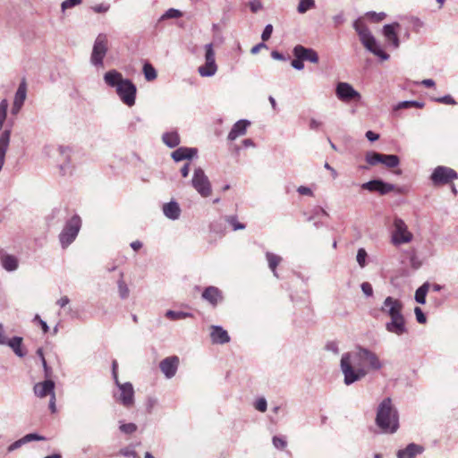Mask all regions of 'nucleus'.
<instances>
[{
	"instance_id": "c03bdc74",
	"label": "nucleus",
	"mask_w": 458,
	"mask_h": 458,
	"mask_svg": "<svg viewBox=\"0 0 458 458\" xmlns=\"http://www.w3.org/2000/svg\"><path fill=\"white\" fill-rule=\"evenodd\" d=\"M182 16V13L174 8L168 9L160 18V20L176 19Z\"/></svg>"
},
{
	"instance_id": "2eb2a0df",
	"label": "nucleus",
	"mask_w": 458,
	"mask_h": 458,
	"mask_svg": "<svg viewBox=\"0 0 458 458\" xmlns=\"http://www.w3.org/2000/svg\"><path fill=\"white\" fill-rule=\"evenodd\" d=\"M386 330L398 336L406 334L408 330L403 315L390 318V320L386 323Z\"/></svg>"
},
{
	"instance_id": "de8ad7c7",
	"label": "nucleus",
	"mask_w": 458,
	"mask_h": 458,
	"mask_svg": "<svg viewBox=\"0 0 458 458\" xmlns=\"http://www.w3.org/2000/svg\"><path fill=\"white\" fill-rule=\"evenodd\" d=\"M119 428L124 434H132L137 430V426L134 423H123Z\"/></svg>"
},
{
	"instance_id": "58836bf2",
	"label": "nucleus",
	"mask_w": 458,
	"mask_h": 458,
	"mask_svg": "<svg viewBox=\"0 0 458 458\" xmlns=\"http://www.w3.org/2000/svg\"><path fill=\"white\" fill-rule=\"evenodd\" d=\"M365 160L370 165L381 164L382 154L375 151H369L365 156Z\"/></svg>"
},
{
	"instance_id": "a878e982",
	"label": "nucleus",
	"mask_w": 458,
	"mask_h": 458,
	"mask_svg": "<svg viewBox=\"0 0 458 458\" xmlns=\"http://www.w3.org/2000/svg\"><path fill=\"white\" fill-rule=\"evenodd\" d=\"M58 150L64 157V161L59 165L60 174L64 176L72 174V166L69 161L70 150L64 147H59Z\"/></svg>"
},
{
	"instance_id": "6e6552de",
	"label": "nucleus",
	"mask_w": 458,
	"mask_h": 458,
	"mask_svg": "<svg viewBox=\"0 0 458 458\" xmlns=\"http://www.w3.org/2000/svg\"><path fill=\"white\" fill-rule=\"evenodd\" d=\"M354 357L363 362L365 369H367V374L371 370H380L384 367V362L377 354L368 348L358 346V356L355 355Z\"/></svg>"
},
{
	"instance_id": "052dcab7",
	"label": "nucleus",
	"mask_w": 458,
	"mask_h": 458,
	"mask_svg": "<svg viewBox=\"0 0 458 458\" xmlns=\"http://www.w3.org/2000/svg\"><path fill=\"white\" fill-rule=\"evenodd\" d=\"M297 192L301 195H305V196H313L314 193L312 191V190L307 186H300L297 188Z\"/></svg>"
},
{
	"instance_id": "338daca9",
	"label": "nucleus",
	"mask_w": 458,
	"mask_h": 458,
	"mask_svg": "<svg viewBox=\"0 0 458 458\" xmlns=\"http://www.w3.org/2000/svg\"><path fill=\"white\" fill-rule=\"evenodd\" d=\"M321 125H322V122H320L315 118H311L310 121V130L317 131L321 127Z\"/></svg>"
},
{
	"instance_id": "864d4df0",
	"label": "nucleus",
	"mask_w": 458,
	"mask_h": 458,
	"mask_svg": "<svg viewBox=\"0 0 458 458\" xmlns=\"http://www.w3.org/2000/svg\"><path fill=\"white\" fill-rule=\"evenodd\" d=\"M435 100L438 103H442V104H445V105H455L456 104V101L454 100V98L453 97H451L450 95H445L444 97L437 98Z\"/></svg>"
},
{
	"instance_id": "6e6d98bb",
	"label": "nucleus",
	"mask_w": 458,
	"mask_h": 458,
	"mask_svg": "<svg viewBox=\"0 0 458 458\" xmlns=\"http://www.w3.org/2000/svg\"><path fill=\"white\" fill-rule=\"evenodd\" d=\"M360 288H361L362 293L367 297L372 296V294H373V288H372V285L369 283H368V282L362 283L361 285H360Z\"/></svg>"
},
{
	"instance_id": "5701e85b",
	"label": "nucleus",
	"mask_w": 458,
	"mask_h": 458,
	"mask_svg": "<svg viewBox=\"0 0 458 458\" xmlns=\"http://www.w3.org/2000/svg\"><path fill=\"white\" fill-rule=\"evenodd\" d=\"M54 389L55 382L50 379L45 380L42 383H38L34 386V393L40 398L46 397L47 394L52 396L53 394H55Z\"/></svg>"
},
{
	"instance_id": "f704fd0d",
	"label": "nucleus",
	"mask_w": 458,
	"mask_h": 458,
	"mask_svg": "<svg viewBox=\"0 0 458 458\" xmlns=\"http://www.w3.org/2000/svg\"><path fill=\"white\" fill-rule=\"evenodd\" d=\"M165 318H167L168 319L170 320H182V319H185V318H192L193 315L190 312H185V311H176V310H169L165 312Z\"/></svg>"
},
{
	"instance_id": "09e8293b",
	"label": "nucleus",
	"mask_w": 458,
	"mask_h": 458,
	"mask_svg": "<svg viewBox=\"0 0 458 458\" xmlns=\"http://www.w3.org/2000/svg\"><path fill=\"white\" fill-rule=\"evenodd\" d=\"M254 407L257 411L260 412H265L267 408V400L264 397L257 399L254 403Z\"/></svg>"
},
{
	"instance_id": "6ab92c4d",
	"label": "nucleus",
	"mask_w": 458,
	"mask_h": 458,
	"mask_svg": "<svg viewBox=\"0 0 458 458\" xmlns=\"http://www.w3.org/2000/svg\"><path fill=\"white\" fill-rule=\"evenodd\" d=\"M293 53L296 58L301 59L303 62L309 61L312 64L318 63V55L312 48H307L301 45H297L293 47Z\"/></svg>"
},
{
	"instance_id": "412c9836",
	"label": "nucleus",
	"mask_w": 458,
	"mask_h": 458,
	"mask_svg": "<svg viewBox=\"0 0 458 458\" xmlns=\"http://www.w3.org/2000/svg\"><path fill=\"white\" fill-rule=\"evenodd\" d=\"M210 337L213 344H225L230 342V336L226 330L219 326L210 327Z\"/></svg>"
},
{
	"instance_id": "9d476101",
	"label": "nucleus",
	"mask_w": 458,
	"mask_h": 458,
	"mask_svg": "<svg viewBox=\"0 0 458 458\" xmlns=\"http://www.w3.org/2000/svg\"><path fill=\"white\" fill-rule=\"evenodd\" d=\"M118 387V393L114 394V398L126 408H131L134 404V388L129 382H115Z\"/></svg>"
},
{
	"instance_id": "f257e3e1",
	"label": "nucleus",
	"mask_w": 458,
	"mask_h": 458,
	"mask_svg": "<svg viewBox=\"0 0 458 458\" xmlns=\"http://www.w3.org/2000/svg\"><path fill=\"white\" fill-rule=\"evenodd\" d=\"M103 80L108 87L115 89L122 103L129 107L135 105L137 87L130 79L123 78L120 72L112 69L104 74Z\"/></svg>"
},
{
	"instance_id": "7c9ffc66",
	"label": "nucleus",
	"mask_w": 458,
	"mask_h": 458,
	"mask_svg": "<svg viewBox=\"0 0 458 458\" xmlns=\"http://www.w3.org/2000/svg\"><path fill=\"white\" fill-rule=\"evenodd\" d=\"M266 259L267 260L268 267H269L270 270L272 271L273 275L276 277H278V275H277V272H276V267L280 264V262L282 261V259H283L282 257H280L279 255H276V254H274L272 252L267 251L266 253Z\"/></svg>"
},
{
	"instance_id": "69168bd1",
	"label": "nucleus",
	"mask_w": 458,
	"mask_h": 458,
	"mask_svg": "<svg viewBox=\"0 0 458 458\" xmlns=\"http://www.w3.org/2000/svg\"><path fill=\"white\" fill-rule=\"evenodd\" d=\"M121 454L127 457L139 458L136 452L130 448H124L121 450Z\"/></svg>"
},
{
	"instance_id": "ea45409f",
	"label": "nucleus",
	"mask_w": 458,
	"mask_h": 458,
	"mask_svg": "<svg viewBox=\"0 0 458 458\" xmlns=\"http://www.w3.org/2000/svg\"><path fill=\"white\" fill-rule=\"evenodd\" d=\"M143 74H144L145 79L148 81H154L157 78V76L156 69L149 63L144 64V65H143Z\"/></svg>"
},
{
	"instance_id": "79ce46f5",
	"label": "nucleus",
	"mask_w": 458,
	"mask_h": 458,
	"mask_svg": "<svg viewBox=\"0 0 458 458\" xmlns=\"http://www.w3.org/2000/svg\"><path fill=\"white\" fill-rule=\"evenodd\" d=\"M272 444L276 449L284 450L287 446V440L284 436H274L272 437Z\"/></svg>"
},
{
	"instance_id": "4be33fe9",
	"label": "nucleus",
	"mask_w": 458,
	"mask_h": 458,
	"mask_svg": "<svg viewBox=\"0 0 458 458\" xmlns=\"http://www.w3.org/2000/svg\"><path fill=\"white\" fill-rule=\"evenodd\" d=\"M0 263L3 268L7 272H13L19 267L18 259L15 256L4 251L0 252Z\"/></svg>"
},
{
	"instance_id": "423d86ee",
	"label": "nucleus",
	"mask_w": 458,
	"mask_h": 458,
	"mask_svg": "<svg viewBox=\"0 0 458 458\" xmlns=\"http://www.w3.org/2000/svg\"><path fill=\"white\" fill-rule=\"evenodd\" d=\"M413 234L409 231L405 222L395 216L393 221V230L391 233L392 243L395 246L409 243L412 241Z\"/></svg>"
},
{
	"instance_id": "39448f33",
	"label": "nucleus",
	"mask_w": 458,
	"mask_h": 458,
	"mask_svg": "<svg viewBox=\"0 0 458 458\" xmlns=\"http://www.w3.org/2000/svg\"><path fill=\"white\" fill-rule=\"evenodd\" d=\"M81 227V217L77 215L72 216L64 225L59 233V242L63 249L70 246L77 238Z\"/></svg>"
},
{
	"instance_id": "a211bd4d",
	"label": "nucleus",
	"mask_w": 458,
	"mask_h": 458,
	"mask_svg": "<svg viewBox=\"0 0 458 458\" xmlns=\"http://www.w3.org/2000/svg\"><path fill=\"white\" fill-rule=\"evenodd\" d=\"M201 297L213 308L216 307L224 300L223 293L216 286H208L202 292Z\"/></svg>"
},
{
	"instance_id": "e2e57ef3",
	"label": "nucleus",
	"mask_w": 458,
	"mask_h": 458,
	"mask_svg": "<svg viewBox=\"0 0 458 458\" xmlns=\"http://www.w3.org/2000/svg\"><path fill=\"white\" fill-rule=\"evenodd\" d=\"M367 15L369 17L373 18L377 21H381V20H383L386 17V13H385L369 12L367 13Z\"/></svg>"
},
{
	"instance_id": "0e129e2a",
	"label": "nucleus",
	"mask_w": 458,
	"mask_h": 458,
	"mask_svg": "<svg viewBox=\"0 0 458 458\" xmlns=\"http://www.w3.org/2000/svg\"><path fill=\"white\" fill-rule=\"evenodd\" d=\"M291 64L294 69L298 71H301L304 68L303 61L296 57L292 61Z\"/></svg>"
},
{
	"instance_id": "bb28decb",
	"label": "nucleus",
	"mask_w": 458,
	"mask_h": 458,
	"mask_svg": "<svg viewBox=\"0 0 458 458\" xmlns=\"http://www.w3.org/2000/svg\"><path fill=\"white\" fill-rule=\"evenodd\" d=\"M163 213L167 218L171 220H176L180 217L181 208L177 202L170 201L164 204Z\"/></svg>"
},
{
	"instance_id": "cd10ccee",
	"label": "nucleus",
	"mask_w": 458,
	"mask_h": 458,
	"mask_svg": "<svg viewBox=\"0 0 458 458\" xmlns=\"http://www.w3.org/2000/svg\"><path fill=\"white\" fill-rule=\"evenodd\" d=\"M197 154V149L193 148H179L172 153L174 161L179 162L185 159H191Z\"/></svg>"
},
{
	"instance_id": "393cba45",
	"label": "nucleus",
	"mask_w": 458,
	"mask_h": 458,
	"mask_svg": "<svg viewBox=\"0 0 458 458\" xmlns=\"http://www.w3.org/2000/svg\"><path fill=\"white\" fill-rule=\"evenodd\" d=\"M250 124V121L245 119L239 120L238 122H236L228 134V140H234L238 137L244 135Z\"/></svg>"
},
{
	"instance_id": "9b49d317",
	"label": "nucleus",
	"mask_w": 458,
	"mask_h": 458,
	"mask_svg": "<svg viewBox=\"0 0 458 458\" xmlns=\"http://www.w3.org/2000/svg\"><path fill=\"white\" fill-rule=\"evenodd\" d=\"M458 178V174L450 167L437 166L431 174L430 179L434 185L447 184Z\"/></svg>"
},
{
	"instance_id": "49530a36",
	"label": "nucleus",
	"mask_w": 458,
	"mask_h": 458,
	"mask_svg": "<svg viewBox=\"0 0 458 458\" xmlns=\"http://www.w3.org/2000/svg\"><path fill=\"white\" fill-rule=\"evenodd\" d=\"M367 256L368 254L363 248L358 250L356 259L360 267H364L366 266Z\"/></svg>"
},
{
	"instance_id": "ddd939ff",
	"label": "nucleus",
	"mask_w": 458,
	"mask_h": 458,
	"mask_svg": "<svg viewBox=\"0 0 458 458\" xmlns=\"http://www.w3.org/2000/svg\"><path fill=\"white\" fill-rule=\"evenodd\" d=\"M381 311L392 318L403 315V303L401 301L388 296L385 299Z\"/></svg>"
},
{
	"instance_id": "20e7f679",
	"label": "nucleus",
	"mask_w": 458,
	"mask_h": 458,
	"mask_svg": "<svg viewBox=\"0 0 458 458\" xmlns=\"http://www.w3.org/2000/svg\"><path fill=\"white\" fill-rule=\"evenodd\" d=\"M352 26L357 32L361 44L368 51L379 57L383 61L389 59V55L381 48L375 37L360 19L356 20Z\"/></svg>"
},
{
	"instance_id": "5fc2aeb1",
	"label": "nucleus",
	"mask_w": 458,
	"mask_h": 458,
	"mask_svg": "<svg viewBox=\"0 0 458 458\" xmlns=\"http://www.w3.org/2000/svg\"><path fill=\"white\" fill-rule=\"evenodd\" d=\"M335 26L342 25L345 22V16L344 12H339L332 17Z\"/></svg>"
},
{
	"instance_id": "2f4dec72",
	"label": "nucleus",
	"mask_w": 458,
	"mask_h": 458,
	"mask_svg": "<svg viewBox=\"0 0 458 458\" xmlns=\"http://www.w3.org/2000/svg\"><path fill=\"white\" fill-rule=\"evenodd\" d=\"M198 72L201 77H212L217 72L216 64H205L198 68Z\"/></svg>"
},
{
	"instance_id": "b1692460",
	"label": "nucleus",
	"mask_w": 458,
	"mask_h": 458,
	"mask_svg": "<svg viewBox=\"0 0 458 458\" xmlns=\"http://www.w3.org/2000/svg\"><path fill=\"white\" fill-rule=\"evenodd\" d=\"M11 138V131L4 130L0 134V172L3 169L5 161V154L7 152Z\"/></svg>"
},
{
	"instance_id": "8fccbe9b",
	"label": "nucleus",
	"mask_w": 458,
	"mask_h": 458,
	"mask_svg": "<svg viewBox=\"0 0 458 458\" xmlns=\"http://www.w3.org/2000/svg\"><path fill=\"white\" fill-rule=\"evenodd\" d=\"M82 0H65L61 4V9L64 12L67 9L79 5Z\"/></svg>"
},
{
	"instance_id": "4468645a",
	"label": "nucleus",
	"mask_w": 458,
	"mask_h": 458,
	"mask_svg": "<svg viewBox=\"0 0 458 458\" xmlns=\"http://www.w3.org/2000/svg\"><path fill=\"white\" fill-rule=\"evenodd\" d=\"M400 29V23L393 22L390 24L384 25L382 29L383 36L389 46L394 49L399 48L400 39L397 34V30Z\"/></svg>"
},
{
	"instance_id": "e433bc0d",
	"label": "nucleus",
	"mask_w": 458,
	"mask_h": 458,
	"mask_svg": "<svg viewBox=\"0 0 458 458\" xmlns=\"http://www.w3.org/2000/svg\"><path fill=\"white\" fill-rule=\"evenodd\" d=\"M123 274L121 273V277L117 281L118 294L122 300H126L130 295V289L124 280L123 279Z\"/></svg>"
},
{
	"instance_id": "f8f14e48",
	"label": "nucleus",
	"mask_w": 458,
	"mask_h": 458,
	"mask_svg": "<svg viewBox=\"0 0 458 458\" xmlns=\"http://www.w3.org/2000/svg\"><path fill=\"white\" fill-rule=\"evenodd\" d=\"M335 94L340 100L344 102L353 99L360 100L361 98L360 94L347 82H338L335 88Z\"/></svg>"
},
{
	"instance_id": "4d7b16f0",
	"label": "nucleus",
	"mask_w": 458,
	"mask_h": 458,
	"mask_svg": "<svg viewBox=\"0 0 458 458\" xmlns=\"http://www.w3.org/2000/svg\"><path fill=\"white\" fill-rule=\"evenodd\" d=\"M110 8L109 4H96L92 7V10L97 13H106Z\"/></svg>"
},
{
	"instance_id": "f03ea898",
	"label": "nucleus",
	"mask_w": 458,
	"mask_h": 458,
	"mask_svg": "<svg viewBox=\"0 0 458 458\" xmlns=\"http://www.w3.org/2000/svg\"><path fill=\"white\" fill-rule=\"evenodd\" d=\"M376 425L385 434H394L399 428V414L390 397L384 398L377 405Z\"/></svg>"
},
{
	"instance_id": "a19ab883",
	"label": "nucleus",
	"mask_w": 458,
	"mask_h": 458,
	"mask_svg": "<svg viewBox=\"0 0 458 458\" xmlns=\"http://www.w3.org/2000/svg\"><path fill=\"white\" fill-rule=\"evenodd\" d=\"M205 49V62L207 64H216L215 58L214 46L212 43L204 46Z\"/></svg>"
},
{
	"instance_id": "37998d69",
	"label": "nucleus",
	"mask_w": 458,
	"mask_h": 458,
	"mask_svg": "<svg viewBox=\"0 0 458 458\" xmlns=\"http://www.w3.org/2000/svg\"><path fill=\"white\" fill-rule=\"evenodd\" d=\"M315 6L314 0H300L297 11L299 13H305L310 9Z\"/></svg>"
},
{
	"instance_id": "7ed1b4c3",
	"label": "nucleus",
	"mask_w": 458,
	"mask_h": 458,
	"mask_svg": "<svg viewBox=\"0 0 458 458\" xmlns=\"http://www.w3.org/2000/svg\"><path fill=\"white\" fill-rule=\"evenodd\" d=\"M358 347L352 351L344 352L340 361L341 371L344 375V382L346 386H350L367 376V369L358 358Z\"/></svg>"
},
{
	"instance_id": "dca6fc26",
	"label": "nucleus",
	"mask_w": 458,
	"mask_h": 458,
	"mask_svg": "<svg viewBox=\"0 0 458 458\" xmlns=\"http://www.w3.org/2000/svg\"><path fill=\"white\" fill-rule=\"evenodd\" d=\"M361 188L363 190H367L369 191H377L381 195L387 194L388 192L394 190V185L391 183L385 182L380 179L371 180L369 182H364L361 184Z\"/></svg>"
},
{
	"instance_id": "603ef678",
	"label": "nucleus",
	"mask_w": 458,
	"mask_h": 458,
	"mask_svg": "<svg viewBox=\"0 0 458 458\" xmlns=\"http://www.w3.org/2000/svg\"><path fill=\"white\" fill-rule=\"evenodd\" d=\"M416 319L420 324H424L427 321V318L420 307L414 309Z\"/></svg>"
},
{
	"instance_id": "680f3d73",
	"label": "nucleus",
	"mask_w": 458,
	"mask_h": 458,
	"mask_svg": "<svg viewBox=\"0 0 458 458\" xmlns=\"http://www.w3.org/2000/svg\"><path fill=\"white\" fill-rule=\"evenodd\" d=\"M24 444H25V441L23 440V437H21V439L15 441L14 443H13L12 445H9L8 452H13V451L20 448Z\"/></svg>"
},
{
	"instance_id": "3c124183",
	"label": "nucleus",
	"mask_w": 458,
	"mask_h": 458,
	"mask_svg": "<svg viewBox=\"0 0 458 458\" xmlns=\"http://www.w3.org/2000/svg\"><path fill=\"white\" fill-rule=\"evenodd\" d=\"M45 439L46 438L43 436H40L36 433L27 434L26 436L23 437V440L25 441V444L29 443L30 441H40V440H45Z\"/></svg>"
},
{
	"instance_id": "c85d7f7f",
	"label": "nucleus",
	"mask_w": 458,
	"mask_h": 458,
	"mask_svg": "<svg viewBox=\"0 0 458 458\" xmlns=\"http://www.w3.org/2000/svg\"><path fill=\"white\" fill-rule=\"evenodd\" d=\"M22 338L20 336H13L11 339L7 338V343L4 345H8L18 357H24L26 352L22 349Z\"/></svg>"
},
{
	"instance_id": "4c0bfd02",
	"label": "nucleus",
	"mask_w": 458,
	"mask_h": 458,
	"mask_svg": "<svg viewBox=\"0 0 458 458\" xmlns=\"http://www.w3.org/2000/svg\"><path fill=\"white\" fill-rule=\"evenodd\" d=\"M411 107L422 108V107H424V103L420 102V101H415V100H405V101L399 102L396 106H394V109L399 110V109H405V108H411Z\"/></svg>"
},
{
	"instance_id": "0eeeda50",
	"label": "nucleus",
	"mask_w": 458,
	"mask_h": 458,
	"mask_svg": "<svg viewBox=\"0 0 458 458\" xmlns=\"http://www.w3.org/2000/svg\"><path fill=\"white\" fill-rule=\"evenodd\" d=\"M107 36L104 33H99L93 44L92 52L90 55V64L95 67H103L104 58L108 51Z\"/></svg>"
},
{
	"instance_id": "bf43d9fd",
	"label": "nucleus",
	"mask_w": 458,
	"mask_h": 458,
	"mask_svg": "<svg viewBox=\"0 0 458 458\" xmlns=\"http://www.w3.org/2000/svg\"><path fill=\"white\" fill-rule=\"evenodd\" d=\"M249 6L252 13H257L262 8V4L259 0H253L249 3Z\"/></svg>"
},
{
	"instance_id": "473e14b6",
	"label": "nucleus",
	"mask_w": 458,
	"mask_h": 458,
	"mask_svg": "<svg viewBox=\"0 0 458 458\" xmlns=\"http://www.w3.org/2000/svg\"><path fill=\"white\" fill-rule=\"evenodd\" d=\"M430 284L428 282H425L421 286H420L415 292V301L420 304H425L426 296L429 290Z\"/></svg>"
},
{
	"instance_id": "774afa93",
	"label": "nucleus",
	"mask_w": 458,
	"mask_h": 458,
	"mask_svg": "<svg viewBox=\"0 0 458 458\" xmlns=\"http://www.w3.org/2000/svg\"><path fill=\"white\" fill-rule=\"evenodd\" d=\"M365 135H366V138L371 142L376 141L379 139V134H377L372 131H368Z\"/></svg>"
},
{
	"instance_id": "c756f323",
	"label": "nucleus",
	"mask_w": 458,
	"mask_h": 458,
	"mask_svg": "<svg viewBox=\"0 0 458 458\" xmlns=\"http://www.w3.org/2000/svg\"><path fill=\"white\" fill-rule=\"evenodd\" d=\"M163 142L169 148H173L180 144V137L177 131H168L162 136Z\"/></svg>"
},
{
	"instance_id": "f3484780",
	"label": "nucleus",
	"mask_w": 458,
	"mask_h": 458,
	"mask_svg": "<svg viewBox=\"0 0 458 458\" xmlns=\"http://www.w3.org/2000/svg\"><path fill=\"white\" fill-rule=\"evenodd\" d=\"M179 362V358L175 355L167 357L160 361V370L166 378H172L176 374Z\"/></svg>"
},
{
	"instance_id": "c9c22d12",
	"label": "nucleus",
	"mask_w": 458,
	"mask_h": 458,
	"mask_svg": "<svg viewBox=\"0 0 458 458\" xmlns=\"http://www.w3.org/2000/svg\"><path fill=\"white\" fill-rule=\"evenodd\" d=\"M381 164L386 165L387 168H394L399 165L400 158L396 155L382 154Z\"/></svg>"
},
{
	"instance_id": "13d9d810",
	"label": "nucleus",
	"mask_w": 458,
	"mask_h": 458,
	"mask_svg": "<svg viewBox=\"0 0 458 458\" xmlns=\"http://www.w3.org/2000/svg\"><path fill=\"white\" fill-rule=\"evenodd\" d=\"M272 32H273V26L271 24H267L262 32V35H261L262 40L263 41L268 40L271 37Z\"/></svg>"
},
{
	"instance_id": "a18cd8bd",
	"label": "nucleus",
	"mask_w": 458,
	"mask_h": 458,
	"mask_svg": "<svg viewBox=\"0 0 458 458\" xmlns=\"http://www.w3.org/2000/svg\"><path fill=\"white\" fill-rule=\"evenodd\" d=\"M225 221L233 227L234 231L242 230L245 225L237 220L235 216H227Z\"/></svg>"
},
{
	"instance_id": "1a4fd4ad",
	"label": "nucleus",
	"mask_w": 458,
	"mask_h": 458,
	"mask_svg": "<svg viewBox=\"0 0 458 458\" xmlns=\"http://www.w3.org/2000/svg\"><path fill=\"white\" fill-rule=\"evenodd\" d=\"M191 184L198 193L203 198L208 197L212 192L211 183L204 170L200 167L194 170Z\"/></svg>"
},
{
	"instance_id": "aec40b11",
	"label": "nucleus",
	"mask_w": 458,
	"mask_h": 458,
	"mask_svg": "<svg viewBox=\"0 0 458 458\" xmlns=\"http://www.w3.org/2000/svg\"><path fill=\"white\" fill-rule=\"evenodd\" d=\"M425 448L421 445L411 443L405 447L401 448L396 453L397 458H417L424 452Z\"/></svg>"
},
{
	"instance_id": "72a5a7b5",
	"label": "nucleus",
	"mask_w": 458,
	"mask_h": 458,
	"mask_svg": "<svg viewBox=\"0 0 458 458\" xmlns=\"http://www.w3.org/2000/svg\"><path fill=\"white\" fill-rule=\"evenodd\" d=\"M26 97H27V83L23 80L20 83V85L16 90L13 102L23 105L24 101L26 99Z\"/></svg>"
}]
</instances>
